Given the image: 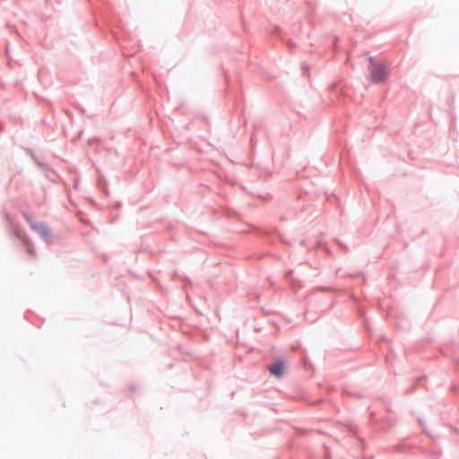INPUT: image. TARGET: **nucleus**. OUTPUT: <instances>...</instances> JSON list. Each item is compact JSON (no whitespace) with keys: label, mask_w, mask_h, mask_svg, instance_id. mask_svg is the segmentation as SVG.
<instances>
[{"label":"nucleus","mask_w":459,"mask_h":459,"mask_svg":"<svg viewBox=\"0 0 459 459\" xmlns=\"http://www.w3.org/2000/svg\"><path fill=\"white\" fill-rule=\"evenodd\" d=\"M28 222L30 224L31 228L41 234L44 238H48L50 236V232L46 225L39 221H36L32 219L27 218Z\"/></svg>","instance_id":"nucleus-2"},{"label":"nucleus","mask_w":459,"mask_h":459,"mask_svg":"<svg viewBox=\"0 0 459 459\" xmlns=\"http://www.w3.org/2000/svg\"><path fill=\"white\" fill-rule=\"evenodd\" d=\"M371 62V70H370V76L371 79L378 83L382 82L386 78V71L383 65L373 63L372 59H370Z\"/></svg>","instance_id":"nucleus-1"},{"label":"nucleus","mask_w":459,"mask_h":459,"mask_svg":"<svg viewBox=\"0 0 459 459\" xmlns=\"http://www.w3.org/2000/svg\"><path fill=\"white\" fill-rule=\"evenodd\" d=\"M284 369L283 363L281 361L276 362L275 364L269 367V371L272 375L279 377L282 375Z\"/></svg>","instance_id":"nucleus-3"}]
</instances>
